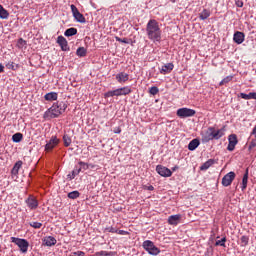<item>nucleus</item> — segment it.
<instances>
[{
	"label": "nucleus",
	"instance_id": "obj_1",
	"mask_svg": "<svg viewBox=\"0 0 256 256\" xmlns=\"http://www.w3.org/2000/svg\"><path fill=\"white\" fill-rule=\"evenodd\" d=\"M146 33L148 39L150 41H153V43H159L161 42V27H159V22L155 19H151L148 21L146 25Z\"/></svg>",
	"mask_w": 256,
	"mask_h": 256
},
{
	"label": "nucleus",
	"instance_id": "obj_2",
	"mask_svg": "<svg viewBox=\"0 0 256 256\" xmlns=\"http://www.w3.org/2000/svg\"><path fill=\"white\" fill-rule=\"evenodd\" d=\"M66 109H67V104H65V102L54 104L52 105L51 108L48 109V111L45 112V117L47 119H57V117L65 113Z\"/></svg>",
	"mask_w": 256,
	"mask_h": 256
},
{
	"label": "nucleus",
	"instance_id": "obj_3",
	"mask_svg": "<svg viewBox=\"0 0 256 256\" xmlns=\"http://www.w3.org/2000/svg\"><path fill=\"white\" fill-rule=\"evenodd\" d=\"M224 129H215V127H209L205 133L202 134V141L209 143V141L219 140L225 135Z\"/></svg>",
	"mask_w": 256,
	"mask_h": 256
},
{
	"label": "nucleus",
	"instance_id": "obj_4",
	"mask_svg": "<svg viewBox=\"0 0 256 256\" xmlns=\"http://www.w3.org/2000/svg\"><path fill=\"white\" fill-rule=\"evenodd\" d=\"M133 90H131V86H125L122 88H117L115 90L108 91L104 94V97L107 99L109 97H121L123 95H130Z\"/></svg>",
	"mask_w": 256,
	"mask_h": 256
},
{
	"label": "nucleus",
	"instance_id": "obj_5",
	"mask_svg": "<svg viewBox=\"0 0 256 256\" xmlns=\"http://www.w3.org/2000/svg\"><path fill=\"white\" fill-rule=\"evenodd\" d=\"M142 247L145 251H147V253H149V255L157 256L159 253H161V250L155 246V243H153L151 240L144 241Z\"/></svg>",
	"mask_w": 256,
	"mask_h": 256
},
{
	"label": "nucleus",
	"instance_id": "obj_6",
	"mask_svg": "<svg viewBox=\"0 0 256 256\" xmlns=\"http://www.w3.org/2000/svg\"><path fill=\"white\" fill-rule=\"evenodd\" d=\"M11 243H14L19 247L21 253H27L29 251V241L23 238L11 237Z\"/></svg>",
	"mask_w": 256,
	"mask_h": 256
},
{
	"label": "nucleus",
	"instance_id": "obj_7",
	"mask_svg": "<svg viewBox=\"0 0 256 256\" xmlns=\"http://www.w3.org/2000/svg\"><path fill=\"white\" fill-rule=\"evenodd\" d=\"M195 110L190 108H179L176 112V115L180 117V119H187V117L195 116Z\"/></svg>",
	"mask_w": 256,
	"mask_h": 256
},
{
	"label": "nucleus",
	"instance_id": "obj_8",
	"mask_svg": "<svg viewBox=\"0 0 256 256\" xmlns=\"http://www.w3.org/2000/svg\"><path fill=\"white\" fill-rule=\"evenodd\" d=\"M71 11H72V15L74 17V19L78 22V23H85V16H83V14H81V12H79V9L77 8V6H75L74 4L70 5Z\"/></svg>",
	"mask_w": 256,
	"mask_h": 256
},
{
	"label": "nucleus",
	"instance_id": "obj_9",
	"mask_svg": "<svg viewBox=\"0 0 256 256\" xmlns=\"http://www.w3.org/2000/svg\"><path fill=\"white\" fill-rule=\"evenodd\" d=\"M25 203L31 211H35L37 207H39V201L33 195H29L28 198L25 200Z\"/></svg>",
	"mask_w": 256,
	"mask_h": 256
},
{
	"label": "nucleus",
	"instance_id": "obj_10",
	"mask_svg": "<svg viewBox=\"0 0 256 256\" xmlns=\"http://www.w3.org/2000/svg\"><path fill=\"white\" fill-rule=\"evenodd\" d=\"M235 177H237V175L235 174V172H229L227 173L223 178H222V185L223 187H229L233 181H235Z\"/></svg>",
	"mask_w": 256,
	"mask_h": 256
},
{
	"label": "nucleus",
	"instance_id": "obj_11",
	"mask_svg": "<svg viewBox=\"0 0 256 256\" xmlns=\"http://www.w3.org/2000/svg\"><path fill=\"white\" fill-rule=\"evenodd\" d=\"M156 172L161 177H171V175H173V172L171 171V169H169V168H167L163 165H157L156 166Z\"/></svg>",
	"mask_w": 256,
	"mask_h": 256
},
{
	"label": "nucleus",
	"instance_id": "obj_12",
	"mask_svg": "<svg viewBox=\"0 0 256 256\" xmlns=\"http://www.w3.org/2000/svg\"><path fill=\"white\" fill-rule=\"evenodd\" d=\"M237 143H239V140H237V135L236 134L229 135L227 149L229 151H235V147L237 146Z\"/></svg>",
	"mask_w": 256,
	"mask_h": 256
},
{
	"label": "nucleus",
	"instance_id": "obj_13",
	"mask_svg": "<svg viewBox=\"0 0 256 256\" xmlns=\"http://www.w3.org/2000/svg\"><path fill=\"white\" fill-rule=\"evenodd\" d=\"M59 145V139L57 136H52L49 142L45 145V151H53Z\"/></svg>",
	"mask_w": 256,
	"mask_h": 256
},
{
	"label": "nucleus",
	"instance_id": "obj_14",
	"mask_svg": "<svg viewBox=\"0 0 256 256\" xmlns=\"http://www.w3.org/2000/svg\"><path fill=\"white\" fill-rule=\"evenodd\" d=\"M57 43L63 51H69V43L67 42V39L65 37L58 36Z\"/></svg>",
	"mask_w": 256,
	"mask_h": 256
},
{
	"label": "nucleus",
	"instance_id": "obj_15",
	"mask_svg": "<svg viewBox=\"0 0 256 256\" xmlns=\"http://www.w3.org/2000/svg\"><path fill=\"white\" fill-rule=\"evenodd\" d=\"M174 68H175V65H173V63H167L161 67L160 73L161 75H167L171 73V71H173Z\"/></svg>",
	"mask_w": 256,
	"mask_h": 256
},
{
	"label": "nucleus",
	"instance_id": "obj_16",
	"mask_svg": "<svg viewBox=\"0 0 256 256\" xmlns=\"http://www.w3.org/2000/svg\"><path fill=\"white\" fill-rule=\"evenodd\" d=\"M233 41L237 43V45H241L243 41H245V33L243 32H235L233 36Z\"/></svg>",
	"mask_w": 256,
	"mask_h": 256
},
{
	"label": "nucleus",
	"instance_id": "obj_17",
	"mask_svg": "<svg viewBox=\"0 0 256 256\" xmlns=\"http://www.w3.org/2000/svg\"><path fill=\"white\" fill-rule=\"evenodd\" d=\"M43 245L46 247H53V245H57V239L53 236H47L43 239Z\"/></svg>",
	"mask_w": 256,
	"mask_h": 256
},
{
	"label": "nucleus",
	"instance_id": "obj_18",
	"mask_svg": "<svg viewBox=\"0 0 256 256\" xmlns=\"http://www.w3.org/2000/svg\"><path fill=\"white\" fill-rule=\"evenodd\" d=\"M21 167H23V161L19 160L14 164L11 170L12 177H17V175H19V169H21Z\"/></svg>",
	"mask_w": 256,
	"mask_h": 256
},
{
	"label": "nucleus",
	"instance_id": "obj_19",
	"mask_svg": "<svg viewBox=\"0 0 256 256\" xmlns=\"http://www.w3.org/2000/svg\"><path fill=\"white\" fill-rule=\"evenodd\" d=\"M116 81H118V83H127V81H129V74L125 72L116 74Z\"/></svg>",
	"mask_w": 256,
	"mask_h": 256
},
{
	"label": "nucleus",
	"instance_id": "obj_20",
	"mask_svg": "<svg viewBox=\"0 0 256 256\" xmlns=\"http://www.w3.org/2000/svg\"><path fill=\"white\" fill-rule=\"evenodd\" d=\"M249 183V169H246L241 183V191H245L247 189V185Z\"/></svg>",
	"mask_w": 256,
	"mask_h": 256
},
{
	"label": "nucleus",
	"instance_id": "obj_21",
	"mask_svg": "<svg viewBox=\"0 0 256 256\" xmlns=\"http://www.w3.org/2000/svg\"><path fill=\"white\" fill-rule=\"evenodd\" d=\"M180 222H181V214L171 215L168 218L169 225H179Z\"/></svg>",
	"mask_w": 256,
	"mask_h": 256
},
{
	"label": "nucleus",
	"instance_id": "obj_22",
	"mask_svg": "<svg viewBox=\"0 0 256 256\" xmlns=\"http://www.w3.org/2000/svg\"><path fill=\"white\" fill-rule=\"evenodd\" d=\"M59 97V94L57 92H49L46 95H44L45 101H57Z\"/></svg>",
	"mask_w": 256,
	"mask_h": 256
},
{
	"label": "nucleus",
	"instance_id": "obj_23",
	"mask_svg": "<svg viewBox=\"0 0 256 256\" xmlns=\"http://www.w3.org/2000/svg\"><path fill=\"white\" fill-rule=\"evenodd\" d=\"M212 165H215V160L214 159H209L208 161H206L205 163H203L200 166V170L201 171H207V169H209V167H212Z\"/></svg>",
	"mask_w": 256,
	"mask_h": 256
},
{
	"label": "nucleus",
	"instance_id": "obj_24",
	"mask_svg": "<svg viewBox=\"0 0 256 256\" xmlns=\"http://www.w3.org/2000/svg\"><path fill=\"white\" fill-rule=\"evenodd\" d=\"M81 173V167L75 166V168L71 171L70 174L67 175L68 179L73 180L74 177H77Z\"/></svg>",
	"mask_w": 256,
	"mask_h": 256
},
{
	"label": "nucleus",
	"instance_id": "obj_25",
	"mask_svg": "<svg viewBox=\"0 0 256 256\" xmlns=\"http://www.w3.org/2000/svg\"><path fill=\"white\" fill-rule=\"evenodd\" d=\"M199 145H200L199 140L198 139H193L188 144V149H189V151H195V149H197L199 147Z\"/></svg>",
	"mask_w": 256,
	"mask_h": 256
},
{
	"label": "nucleus",
	"instance_id": "obj_26",
	"mask_svg": "<svg viewBox=\"0 0 256 256\" xmlns=\"http://www.w3.org/2000/svg\"><path fill=\"white\" fill-rule=\"evenodd\" d=\"M241 99L249 101L250 99H256V92H250L249 94L240 93Z\"/></svg>",
	"mask_w": 256,
	"mask_h": 256
},
{
	"label": "nucleus",
	"instance_id": "obj_27",
	"mask_svg": "<svg viewBox=\"0 0 256 256\" xmlns=\"http://www.w3.org/2000/svg\"><path fill=\"white\" fill-rule=\"evenodd\" d=\"M209 17H211V11L204 9L200 14H199V18L202 21H205V19H209Z\"/></svg>",
	"mask_w": 256,
	"mask_h": 256
},
{
	"label": "nucleus",
	"instance_id": "obj_28",
	"mask_svg": "<svg viewBox=\"0 0 256 256\" xmlns=\"http://www.w3.org/2000/svg\"><path fill=\"white\" fill-rule=\"evenodd\" d=\"M12 141L13 143H21L23 141V135L21 134V132L15 133L12 136Z\"/></svg>",
	"mask_w": 256,
	"mask_h": 256
},
{
	"label": "nucleus",
	"instance_id": "obj_29",
	"mask_svg": "<svg viewBox=\"0 0 256 256\" xmlns=\"http://www.w3.org/2000/svg\"><path fill=\"white\" fill-rule=\"evenodd\" d=\"M0 19H9V12L0 4Z\"/></svg>",
	"mask_w": 256,
	"mask_h": 256
},
{
	"label": "nucleus",
	"instance_id": "obj_30",
	"mask_svg": "<svg viewBox=\"0 0 256 256\" xmlns=\"http://www.w3.org/2000/svg\"><path fill=\"white\" fill-rule=\"evenodd\" d=\"M77 33V28H68L65 32L64 35L65 37H73Z\"/></svg>",
	"mask_w": 256,
	"mask_h": 256
},
{
	"label": "nucleus",
	"instance_id": "obj_31",
	"mask_svg": "<svg viewBox=\"0 0 256 256\" xmlns=\"http://www.w3.org/2000/svg\"><path fill=\"white\" fill-rule=\"evenodd\" d=\"M63 143L65 147H69L72 143L71 136L69 134H64Z\"/></svg>",
	"mask_w": 256,
	"mask_h": 256
},
{
	"label": "nucleus",
	"instance_id": "obj_32",
	"mask_svg": "<svg viewBox=\"0 0 256 256\" xmlns=\"http://www.w3.org/2000/svg\"><path fill=\"white\" fill-rule=\"evenodd\" d=\"M240 245L241 247H247L249 245V236H242L240 238Z\"/></svg>",
	"mask_w": 256,
	"mask_h": 256
},
{
	"label": "nucleus",
	"instance_id": "obj_33",
	"mask_svg": "<svg viewBox=\"0 0 256 256\" xmlns=\"http://www.w3.org/2000/svg\"><path fill=\"white\" fill-rule=\"evenodd\" d=\"M78 57H85L87 55V50L84 47H79L76 51Z\"/></svg>",
	"mask_w": 256,
	"mask_h": 256
},
{
	"label": "nucleus",
	"instance_id": "obj_34",
	"mask_svg": "<svg viewBox=\"0 0 256 256\" xmlns=\"http://www.w3.org/2000/svg\"><path fill=\"white\" fill-rule=\"evenodd\" d=\"M7 69H11L12 71H17L19 69V64H15V62H8L6 64Z\"/></svg>",
	"mask_w": 256,
	"mask_h": 256
},
{
	"label": "nucleus",
	"instance_id": "obj_35",
	"mask_svg": "<svg viewBox=\"0 0 256 256\" xmlns=\"http://www.w3.org/2000/svg\"><path fill=\"white\" fill-rule=\"evenodd\" d=\"M233 81V76H227L225 77L220 83V87H223V85H227V83H231Z\"/></svg>",
	"mask_w": 256,
	"mask_h": 256
},
{
	"label": "nucleus",
	"instance_id": "obj_36",
	"mask_svg": "<svg viewBox=\"0 0 256 256\" xmlns=\"http://www.w3.org/2000/svg\"><path fill=\"white\" fill-rule=\"evenodd\" d=\"M25 45H27V41H25L23 38H19L17 41V47L19 49H23V47H25Z\"/></svg>",
	"mask_w": 256,
	"mask_h": 256
},
{
	"label": "nucleus",
	"instance_id": "obj_37",
	"mask_svg": "<svg viewBox=\"0 0 256 256\" xmlns=\"http://www.w3.org/2000/svg\"><path fill=\"white\" fill-rule=\"evenodd\" d=\"M79 197V191H72L68 193L69 199H77Z\"/></svg>",
	"mask_w": 256,
	"mask_h": 256
},
{
	"label": "nucleus",
	"instance_id": "obj_38",
	"mask_svg": "<svg viewBox=\"0 0 256 256\" xmlns=\"http://www.w3.org/2000/svg\"><path fill=\"white\" fill-rule=\"evenodd\" d=\"M30 227H33V229H41L43 227V223L40 222H30Z\"/></svg>",
	"mask_w": 256,
	"mask_h": 256
},
{
	"label": "nucleus",
	"instance_id": "obj_39",
	"mask_svg": "<svg viewBox=\"0 0 256 256\" xmlns=\"http://www.w3.org/2000/svg\"><path fill=\"white\" fill-rule=\"evenodd\" d=\"M227 242V238L223 237L221 240H217L215 245L220 247H225V243Z\"/></svg>",
	"mask_w": 256,
	"mask_h": 256
},
{
	"label": "nucleus",
	"instance_id": "obj_40",
	"mask_svg": "<svg viewBox=\"0 0 256 256\" xmlns=\"http://www.w3.org/2000/svg\"><path fill=\"white\" fill-rule=\"evenodd\" d=\"M149 93L150 95H157V93H159V88H157V86H153L149 89Z\"/></svg>",
	"mask_w": 256,
	"mask_h": 256
},
{
	"label": "nucleus",
	"instance_id": "obj_41",
	"mask_svg": "<svg viewBox=\"0 0 256 256\" xmlns=\"http://www.w3.org/2000/svg\"><path fill=\"white\" fill-rule=\"evenodd\" d=\"M115 40L118 41V43L129 44V40L127 38H119L118 36H115Z\"/></svg>",
	"mask_w": 256,
	"mask_h": 256
},
{
	"label": "nucleus",
	"instance_id": "obj_42",
	"mask_svg": "<svg viewBox=\"0 0 256 256\" xmlns=\"http://www.w3.org/2000/svg\"><path fill=\"white\" fill-rule=\"evenodd\" d=\"M78 167H81V169H84V171H87V169H89L90 165H88L85 162H79V166Z\"/></svg>",
	"mask_w": 256,
	"mask_h": 256
},
{
	"label": "nucleus",
	"instance_id": "obj_43",
	"mask_svg": "<svg viewBox=\"0 0 256 256\" xmlns=\"http://www.w3.org/2000/svg\"><path fill=\"white\" fill-rule=\"evenodd\" d=\"M255 147H256V138L251 140L248 149L249 151H251V149H255Z\"/></svg>",
	"mask_w": 256,
	"mask_h": 256
},
{
	"label": "nucleus",
	"instance_id": "obj_44",
	"mask_svg": "<svg viewBox=\"0 0 256 256\" xmlns=\"http://www.w3.org/2000/svg\"><path fill=\"white\" fill-rule=\"evenodd\" d=\"M98 255H105V256H114L115 252H105V251H101L98 253Z\"/></svg>",
	"mask_w": 256,
	"mask_h": 256
},
{
	"label": "nucleus",
	"instance_id": "obj_45",
	"mask_svg": "<svg viewBox=\"0 0 256 256\" xmlns=\"http://www.w3.org/2000/svg\"><path fill=\"white\" fill-rule=\"evenodd\" d=\"M115 233H117L118 235H129V232L125 230H115Z\"/></svg>",
	"mask_w": 256,
	"mask_h": 256
},
{
	"label": "nucleus",
	"instance_id": "obj_46",
	"mask_svg": "<svg viewBox=\"0 0 256 256\" xmlns=\"http://www.w3.org/2000/svg\"><path fill=\"white\" fill-rule=\"evenodd\" d=\"M113 131H114V133L119 134V133H121V127L114 128Z\"/></svg>",
	"mask_w": 256,
	"mask_h": 256
},
{
	"label": "nucleus",
	"instance_id": "obj_47",
	"mask_svg": "<svg viewBox=\"0 0 256 256\" xmlns=\"http://www.w3.org/2000/svg\"><path fill=\"white\" fill-rule=\"evenodd\" d=\"M5 71V66L3 64H0V73H4Z\"/></svg>",
	"mask_w": 256,
	"mask_h": 256
},
{
	"label": "nucleus",
	"instance_id": "obj_48",
	"mask_svg": "<svg viewBox=\"0 0 256 256\" xmlns=\"http://www.w3.org/2000/svg\"><path fill=\"white\" fill-rule=\"evenodd\" d=\"M154 189H155V187H153L152 185H150V186L147 187V190H148V191H153Z\"/></svg>",
	"mask_w": 256,
	"mask_h": 256
},
{
	"label": "nucleus",
	"instance_id": "obj_49",
	"mask_svg": "<svg viewBox=\"0 0 256 256\" xmlns=\"http://www.w3.org/2000/svg\"><path fill=\"white\" fill-rule=\"evenodd\" d=\"M89 166V169H95V164L87 163Z\"/></svg>",
	"mask_w": 256,
	"mask_h": 256
},
{
	"label": "nucleus",
	"instance_id": "obj_50",
	"mask_svg": "<svg viewBox=\"0 0 256 256\" xmlns=\"http://www.w3.org/2000/svg\"><path fill=\"white\" fill-rule=\"evenodd\" d=\"M236 5H237V7H243V2H241V1L237 2Z\"/></svg>",
	"mask_w": 256,
	"mask_h": 256
},
{
	"label": "nucleus",
	"instance_id": "obj_51",
	"mask_svg": "<svg viewBox=\"0 0 256 256\" xmlns=\"http://www.w3.org/2000/svg\"><path fill=\"white\" fill-rule=\"evenodd\" d=\"M177 169H179V166H174V167L172 168V171H177Z\"/></svg>",
	"mask_w": 256,
	"mask_h": 256
},
{
	"label": "nucleus",
	"instance_id": "obj_52",
	"mask_svg": "<svg viewBox=\"0 0 256 256\" xmlns=\"http://www.w3.org/2000/svg\"><path fill=\"white\" fill-rule=\"evenodd\" d=\"M115 231H117V229H115V228L110 229V233H115Z\"/></svg>",
	"mask_w": 256,
	"mask_h": 256
},
{
	"label": "nucleus",
	"instance_id": "obj_53",
	"mask_svg": "<svg viewBox=\"0 0 256 256\" xmlns=\"http://www.w3.org/2000/svg\"><path fill=\"white\" fill-rule=\"evenodd\" d=\"M91 149H93V147L89 146V147H88V150L91 151Z\"/></svg>",
	"mask_w": 256,
	"mask_h": 256
},
{
	"label": "nucleus",
	"instance_id": "obj_54",
	"mask_svg": "<svg viewBox=\"0 0 256 256\" xmlns=\"http://www.w3.org/2000/svg\"><path fill=\"white\" fill-rule=\"evenodd\" d=\"M0 139H1V134H0Z\"/></svg>",
	"mask_w": 256,
	"mask_h": 256
}]
</instances>
